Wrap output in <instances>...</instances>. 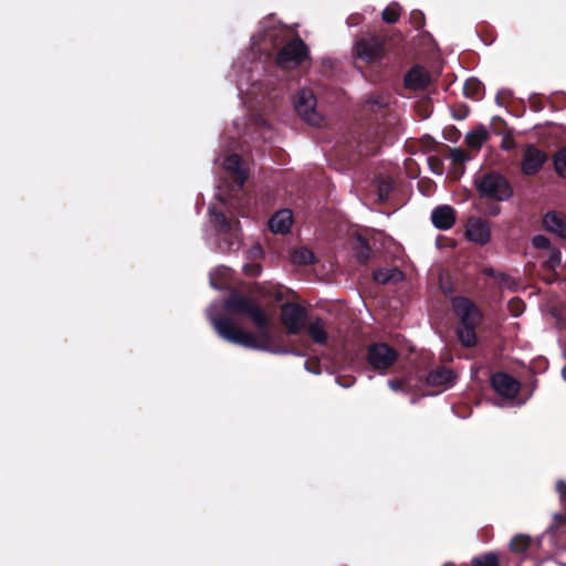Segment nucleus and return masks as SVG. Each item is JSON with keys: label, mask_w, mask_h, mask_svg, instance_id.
I'll list each match as a JSON object with an SVG mask.
<instances>
[{"label": "nucleus", "mask_w": 566, "mask_h": 566, "mask_svg": "<svg viewBox=\"0 0 566 566\" xmlns=\"http://www.w3.org/2000/svg\"><path fill=\"white\" fill-rule=\"evenodd\" d=\"M224 307L231 312H242L248 314L258 328V332L255 334L247 332L228 318L212 317L209 311L208 314L210 321L220 337L230 343L252 349L275 354L286 353V350L274 349L272 347V319L250 300L234 293L226 301Z\"/></svg>", "instance_id": "1"}, {"label": "nucleus", "mask_w": 566, "mask_h": 566, "mask_svg": "<svg viewBox=\"0 0 566 566\" xmlns=\"http://www.w3.org/2000/svg\"><path fill=\"white\" fill-rule=\"evenodd\" d=\"M237 86L240 98L244 96L262 94V90H268L274 83V77L266 73L264 63L261 60H253L248 67L241 66L237 74Z\"/></svg>", "instance_id": "2"}, {"label": "nucleus", "mask_w": 566, "mask_h": 566, "mask_svg": "<svg viewBox=\"0 0 566 566\" xmlns=\"http://www.w3.org/2000/svg\"><path fill=\"white\" fill-rule=\"evenodd\" d=\"M453 310L460 318L458 334L461 343L468 347L474 345L476 340L474 329L481 319L480 312L470 301L463 297L453 300Z\"/></svg>", "instance_id": "3"}, {"label": "nucleus", "mask_w": 566, "mask_h": 566, "mask_svg": "<svg viewBox=\"0 0 566 566\" xmlns=\"http://www.w3.org/2000/svg\"><path fill=\"white\" fill-rule=\"evenodd\" d=\"M474 186L482 198L505 201L512 196L509 181L495 171L476 175Z\"/></svg>", "instance_id": "4"}, {"label": "nucleus", "mask_w": 566, "mask_h": 566, "mask_svg": "<svg viewBox=\"0 0 566 566\" xmlns=\"http://www.w3.org/2000/svg\"><path fill=\"white\" fill-rule=\"evenodd\" d=\"M222 178L223 185L218 186V197L223 203H227L222 193L223 189H229L230 192L239 191L248 178L247 168L238 155L233 154L223 159Z\"/></svg>", "instance_id": "5"}, {"label": "nucleus", "mask_w": 566, "mask_h": 566, "mask_svg": "<svg viewBox=\"0 0 566 566\" xmlns=\"http://www.w3.org/2000/svg\"><path fill=\"white\" fill-rule=\"evenodd\" d=\"M348 237L353 240L352 248H391L396 244L391 237L373 229L353 228Z\"/></svg>", "instance_id": "6"}, {"label": "nucleus", "mask_w": 566, "mask_h": 566, "mask_svg": "<svg viewBox=\"0 0 566 566\" xmlns=\"http://www.w3.org/2000/svg\"><path fill=\"white\" fill-rule=\"evenodd\" d=\"M316 105V97L308 88H301L294 97L295 111L312 126H319L323 122V117L317 112Z\"/></svg>", "instance_id": "7"}, {"label": "nucleus", "mask_w": 566, "mask_h": 566, "mask_svg": "<svg viewBox=\"0 0 566 566\" xmlns=\"http://www.w3.org/2000/svg\"><path fill=\"white\" fill-rule=\"evenodd\" d=\"M308 51L300 39L290 41L277 53L276 65L282 70L297 67L306 57Z\"/></svg>", "instance_id": "8"}, {"label": "nucleus", "mask_w": 566, "mask_h": 566, "mask_svg": "<svg viewBox=\"0 0 566 566\" xmlns=\"http://www.w3.org/2000/svg\"><path fill=\"white\" fill-rule=\"evenodd\" d=\"M210 221L217 228L218 232L228 235L230 245L239 243L241 239L240 222L235 218H228L222 212H217L213 207L209 208Z\"/></svg>", "instance_id": "9"}, {"label": "nucleus", "mask_w": 566, "mask_h": 566, "mask_svg": "<svg viewBox=\"0 0 566 566\" xmlns=\"http://www.w3.org/2000/svg\"><path fill=\"white\" fill-rule=\"evenodd\" d=\"M306 318L305 310L296 304H284L281 307V322L289 334H295L304 327Z\"/></svg>", "instance_id": "10"}, {"label": "nucleus", "mask_w": 566, "mask_h": 566, "mask_svg": "<svg viewBox=\"0 0 566 566\" xmlns=\"http://www.w3.org/2000/svg\"><path fill=\"white\" fill-rule=\"evenodd\" d=\"M396 359L397 353L386 344H375L368 349V361L374 369H387Z\"/></svg>", "instance_id": "11"}, {"label": "nucleus", "mask_w": 566, "mask_h": 566, "mask_svg": "<svg viewBox=\"0 0 566 566\" xmlns=\"http://www.w3.org/2000/svg\"><path fill=\"white\" fill-rule=\"evenodd\" d=\"M357 57L367 62L378 60L382 55V41L377 36L360 39L354 48Z\"/></svg>", "instance_id": "12"}, {"label": "nucleus", "mask_w": 566, "mask_h": 566, "mask_svg": "<svg viewBox=\"0 0 566 566\" xmlns=\"http://www.w3.org/2000/svg\"><path fill=\"white\" fill-rule=\"evenodd\" d=\"M465 234L471 242L484 245L491 237L490 224L481 218H470L467 223Z\"/></svg>", "instance_id": "13"}, {"label": "nucleus", "mask_w": 566, "mask_h": 566, "mask_svg": "<svg viewBox=\"0 0 566 566\" xmlns=\"http://www.w3.org/2000/svg\"><path fill=\"white\" fill-rule=\"evenodd\" d=\"M491 384L493 389L506 399H513L520 389V382L503 373L495 374L491 379Z\"/></svg>", "instance_id": "14"}, {"label": "nucleus", "mask_w": 566, "mask_h": 566, "mask_svg": "<svg viewBox=\"0 0 566 566\" xmlns=\"http://www.w3.org/2000/svg\"><path fill=\"white\" fill-rule=\"evenodd\" d=\"M545 161V153L530 145L524 151L522 170L525 175H534L542 168Z\"/></svg>", "instance_id": "15"}, {"label": "nucleus", "mask_w": 566, "mask_h": 566, "mask_svg": "<svg viewBox=\"0 0 566 566\" xmlns=\"http://www.w3.org/2000/svg\"><path fill=\"white\" fill-rule=\"evenodd\" d=\"M431 83V75L429 72L419 65L413 66L405 75V86L412 91H421L427 88Z\"/></svg>", "instance_id": "16"}, {"label": "nucleus", "mask_w": 566, "mask_h": 566, "mask_svg": "<svg viewBox=\"0 0 566 566\" xmlns=\"http://www.w3.org/2000/svg\"><path fill=\"white\" fill-rule=\"evenodd\" d=\"M270 230L276 234L290 232L293 224V214L289 209L276 211L268 222Z\"/></svg>", "instance_id": "17"}, {"label": "nucleus", "mask_w": 566, "mask_h": 566, "mask_svg": "<svg viewBox=\"0 0 566 566\" xmlns=\"http://www.w3.org/2000/svg\"><path fill=\"white\" fill-rule=\"evenodd\" d=\"M431 221L436 228L448 230L455 222V212L450 206H439L432 210Z\"/></svg>", "instance_id": "18"}, {"label": "nucleus", "mask_w": 566, "mask_h": 566, "mask_svg": "<svg viewBox=\"0 0 566 566\" xmlns=\"http://www.w3.org/2000/svg\"><path fill=\"white\" fill-rule=\"evenodd\" d=\"M234 128L244 135L259 133L262 138H266L265 132L269 129L266 120L259 115H252L249 123L240 124L239 120L233 122Z\"/></svg>", "instance_id": "19"}, {"label": "nucleus", "mask_w": 566, "mask_h": 566, "mask_svg": "<svg viewBox=\"0 0 566 566\" xmlns=\"http://www.w3.org/2000/svg\"><path fill=\"white\" fill-rule=\"evenodd\" d=\"M543 222L547 231L566 239V219L564 217L551 211L545 214Z\"/></svg>", "instance_id": "20"}, {"label": "nucleus", "mask_w": 566, "mask_h": 566, "mask_svg": "<svg viewBox=\"0 0 566 566\" xmlns=\"http://www.w3.org/2000/svg\"><path fill=\"white\" fill-rule=\"evenodd\" d=\"M454 375L451 370L439 368L431 371L427 377V382L431 386L448 388L453 384Z\"/></svg>", "instance_id": "21"}, {"label": "nucleus", "mask_w": 566, "mask_h": 566, "mask_svg": "<svg viewBox=\"0 0 566 566\" xmlns=\"http://www.w3.org/2000/svg\"><path fill=\"white\" fill-rule=\"evenodd\" d=\"M488 136V130L484 127H479L467 134L465 142L470 148L479 150L483 143L486 142Z\"/></svg>", "instance_id": "22"}, {"label": "nucleus", "mask_w": 566, "mask_h": 566, "mask_svg": "<svg viewBox=\"0 0 566 566\" xmlns=\"http://www.w3.org/2000/svg\"><path fill=\"white\" fill-rule=\"evenodd\" d=\"M484 86L475 77L468 78L463 84V91L467 97L480 99L483 95Z\"/></svg>", "instance_id": "23"}, {"label": "nucleus", "mask_w": 566, "mask_h": 566, "mask_svg": "<svg viewBox=\"0 0 566 566\" xmlns=\"http://www.w3.org/2000/svg\"><path fill=\"white\" fill-rule=\"evenodd\" d=\"M308 334L312 339L318 344H324L327 340V333L325 325L321 319L312 322L307 327Z\"/></svg>", "instance_id": "24"}, {"label": "nucleus", "mask_w": 566, "mask_h": 566, "mask_svg": "<svg viewBox=\"0 0 566 566\" xmlns=\"http://www.w3.org/2000/svg\"><path fill=\"white\" fill-rule=\"evenodd\" d=\"M289 259L296 265H305L314 261L313 250H289Z\"/></svg>", "instance_id": "25"}, {"label": "nucleus", "mask_w": 566, "mask_h": 566, "mask_svg": "<svg viewBox=\"0 0 566 566\" xmlns=\"http://www.w3.org/2000/svg\"><path fill=\"white\" fill-rule=\"evenodd\" d=\"M276 35H277V31H275V30L264 31L263 33L253 35L251 38V44H252L253 50H256V49L262 50L263 48H259L261 45V42L269 41L270 43H273Z\"/></svg>", "instance_id": "26"}, {"label": "nucleus", "mask_w": 566, "mask_h": 566, "mask_svg": "<svg viewBox=\"0 0 566 566\" xmlns=\"http://www.w3.org/2000/svg\"><path fill=\"white\" fill-rule=\"evenodd\" d=\"M400 17L399 6L396 2L390 3L381 12V18L386 23H395Z\"/></svg>", "instance_id": "27"}, {"label": "nucleus", "mask_w": 566, "mask_h": 566, "mask_svg": "<svg viewBox=\"0 0 566 566\" xmlns=\"http://www.w3.org/2000/svg\"><path fill=\"white\" fill-rule=\"evenodd\" d=\"M531 539L526 535H516L510 543V548L514 553H523L530 546Z\"/></svg>", "instance_id": "28"}, {"label": "nucleus", "mask_w": 566, "mask_h": 566, "mask_svg": "<svg viewBox=\"0 0 566 566\" xmlns=\"http://www.w3.org/2000/svg\"><path fill=\"white\" fill-rule=\"evenodd\" d=\"M472 566H500L499 556L495 553H488L472 559Z\"/></svg>", "instance_id": "29"}, {"label": "nucleus", "mask_w": 566, "mask_h": 566, "mask_svg": "<svg viewBox=\"0 0 566 566\" xmlns=\"http://www.w3.org/2000/svg\"><path fill=\"white\" fill-rule=\"evenodd\" d=\"M554 166L557 171V174L566 178V148L559 150L554 156Z\"/></svg>", "instance_id": "30"}, {"label": "nucleus", "mask_w": 566, "mask_h": 566, "mask_svg": "<svg viewBox=\"0 0 566 566\" xmlns=\"http://www.w3.org/2000/svg\"><path fill=\"white\" fill-rule=\"evenodd\" d=\"M392 181L389 179H381L378 181V197L380 201L388 198L389 192L392 190Z\"/></svg>", "instance_id": "31"}, {"label": "nucleus", "mask_w": 566, "mask_h": 566, "mask_svg": "<svg viewBox=\"0 0 566 566\" xmlns=\"http://www.w3.org/2000/svg\"><path fill=\"white\" fill-rule=\"evenodd\" d=\"M450 159L454 164H463L470 160V156L461 148H452L450 150Z\"/></svg>", "instance_id": "32"}, {"label": "nucleus", "mask_w": 566, "mask_h": 566, "mask_svg": "<svg viewBox=\"0 0 566 566\" xmlns=\"http://www.w3.org/2000/svg\"><path fill=\"white\" fill-rule=\"evenodd\" d=\"M399 276H400V273L397 271L392 272L391 274H389L386 271H381V270L374 273V279L380 283H387L390 280H397V279H399Z\"/></svg>", "instance_id": "33"}, {"label": "nucleus", "mask_w": 566, "mask_h": 566, "mask_svg": "<svg viewBox=\"0 0 566 566\" xmlns=\"http://www.w3.org/2000/svg\"><path fill=\"white\" fill-rule=\"evenodd\" d=\"M532 243L533 248H551L548 239L544 235H535Z\"/></svg>", "instance_id": "34"}, {"label": "nucleus", "mask_w": 566, "mask_h": 566, "mask_svg": "<svg viewBox=\"0 0 566 566\" xmlns=\"http://www.w3.org/2000/svg\"><path fill=\"white\" fill-rule=\"evenodd\" d=\"M554 527L563 528L564 531H566V515L555 514L554 515Z\"/></svg>", "instance_id": "35"}, {"label": "nucleus", "mask_w": 566, "mask_h": 566, "mask_svg": "<svg viewBox=\"0 0 566 566\" xmlns=\"http://www.w3.org/2000/svg\"><path fill=\"white\" fill-rule=\"evenodd\" d=\"M388 386L394 391L402 390L405 388V381L398 380V379H391L388 381Z\"/></svg>", "instance_id": "36"}, {"label": "nucleus", "mask_w": 566, "mask_h": 566, "mask_svg": "<svg viewBox=\"0 0 566 566\" xmlns=\"http://www.w3.org/2000/svg\"><path fill=\"white\" fill-rule=\"evenodd\" d=\"M501 147L505 150L513 149L515 147V142L511 136H505L502 139Z\"/></svg>", "instance_id": "37"}, {"label": "nucleus", "mask_w": 566, "mask_h": 566, "mask_svg": "<svg viewBox=\"0 0 566 566\" xmlns=\"http://www.w3.org/2000/svg\"><path fill=\"white\" fill-rule=\"evenodd\" d=\"M412 18L417 24L418 28L422 27L423 24V14L420 11H413Z\"/></svg>", "instance_id": "38"}, {"label": "nucleus", "mask_w": 566, "mask_h": 566, "mask_svg": "<svg viewBox=\"0 0 566 566\" xmlns=\"http://www.w3.org/2000/svg\"><path fill=\"white\" fill-rule=\"evenodd\" d=\"M359 23V15H352L347 19V24L349 27H355Z\"/></svg>", "instance_id": "39"}, {"label": "nucleus", "mask_w": 566, "mask_h": 566, "mask_svg": "<svg viewBox=\"0 0 566 566\" xmlns=\"http://www.w3.org/2000/svg\"><path fill=\"white\" fill-rule=\"evenodd\" d=\"M511 306H512V311H513V313H514L515 315H518V314L522 312V310H521V306H522V305H521V303H520V302H512V303H511Z\"/></svg>", "instance_id": "40"}, {"label": "nucleus", "mask_w": 566, "mask_h": 566, "mask_svg": "<svg viewBox=\"0 0 566 566\" xmlns=\"http://www.w3.org/2000/svg\"><path fill=\"white\" fill-rule=\"evenodd\" d=\"M440 287L443 291V293H446V294H448V293H450L452 291L450 284L449 283H444L442 281V279L440 280Z\"/></svg>", "instance_id": "41"}, {"label": "nucleus", "mask_w": 566, "mask_h": 566, "mask_svg": "<svg viewBox=\"0 0 566 566\" xmlns=\"http://www.w3.org/2000/svg\"><path fill=\"white\" fill-rule=\"evenodd\" d=\"M557 491L560 493V496H564L565 495V492H566V484L564 482H558L557 483Z\"/></svg>", "instance_id": "42"}, {"label": "nucleus", "mask_w": 566, "mask_h": 566, "mask_svg": "<svg viewBox=\"0 0 566 566\" xmlns=\"http://www.w3.org/2000/svg\"><path fill=\"white\" fill-rule=\"evenodd\" d=\"M244 271H245L247 273H249V274L255 275V274H258V273L260 272V268H259V266H255V268H253L251 271H250V270H248V268H244Z\"/></svg>", "instance_id": "43"}, {"label": "nucleus", "mask_w": 566, "mask_h": 566, "mask_svg": "<svg viewBox=\"0 0 566 566\" xmlns=\"http://www.w3.org/2000/svg\"><path fill=\"white\" fill-rule=\"evenodd\" d=\"M368 104H370V105L376 104V105H379V106H384L385 105V103H379L378 99H371V98L368 99Z\"/></svg>", "instance_id": "44"}, {"label": "nucleus", "mask_w": 566, "mask_h": 566, "mask_svg": "<svg viewBox=\"0 0 566 566\" xmlns=\"http://www.w3.org/2000/svg\"><path fill=\"white\" fill-rule=\"evenodd\" d=\"M210 284H211L212 287L219 289V286L214 283L213 274H211Z\"/></svg>", "instance_id": "45"}, {"label": "nucleus", "mask_w": 566, "mask_h": 566, "mask_svg": "<svg viewBox=\"0 0 566 566\" xmlns=\"http://www.w3.org/2000/svg\"><path fill=\"white\" fill-rule=\"evenodd\" d=\"M492 212H493L494 214H496V213H499V209H497V208H496V209H492Z\"/></svg>", "instance_id": "46"}, {"label": "nucleus", "mask_w": 566, "mask_h": 566, "mask_svg": "<svg viewBox=\"0 0 566 566\" xmlns=\"http://www.w3.org/2000/svg\"><path fill=\"white\" fill-rule=\"evenodd\" d=\"M492 212H493L494 214H496V213H499V209H497V208H496V209H492Z\"/></svg>", "instance_id": "47"}, {"label": "nucleus", "mask_w": 566, "mask_h": 566, "mask_svg": "<svg viewBox=\"0 0 566 566\" xmlns=\"http://www.w3.org/2000/svg\"><path fill=\"white\" fill-rule=\"evenodd\" d=\"M563 377L566 380V369L563 370Z\"/></svg>", "instance_id": "48"}, {"label": "nucleus", "mask_w": 566, "mask_h": 566, "mask_svg": "<svg viewBox=\"0 0 566 566\" xmlns=\"http://www.w3.org/2000/svg\"><path fill=\"white\" fill-rule=\"evenodd\" d=\"M220 272H221L222 274H224V273L227 272V269H222V270H220Z\"/></svg>", "instance_id": "49"}, {"label": "nucleus", "mask_w": 566, "mask_h": 566, "mask_svg": "<svg viewBox=\"0 0 566 566\" xmlns=\"http://www.w3.org/2000/svg\"><path fill=\"white\" fill-rule=\"evenodd\" d=\"M238 67H239V66L235 64V65L233 66V71H234V72H237V69H238Z\"/></svg>", "instance_id": "50"}, {"label": "nucleus", "mask_w": 566, "mask_h": 566, "mask_svg": "<svg viewBox=\"0 0 566 566\" xmlns=\"http://www.w3.org/2000/svg\"><path fill=\"white\" fill-rule=\"evenodd\" d=\"M214 164L218 165L219 164V158H216L214 159Z\"/></svg>", "instance_id": "51"}]
</instances>
